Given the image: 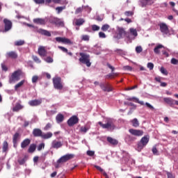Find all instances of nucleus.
<instances>
[{
	"mask_svg": "<svg viewBox=\"0 0 178 178\" xmlns=\"http://www.w3.org/2000/svg\"><path fill=\"white\" fill-rule=\"evenodd\" d=\"M42 100L41 99H33L29 102V105L30 106H38V105H41Z\"/></svg>",
	"mask_w": 178,
	"mask_h": 178,
	"instance_id": "17",
	"label": "nucleus"
},
{
	"mask_svg": "<svg viewBox=\"0 0 178 178\" xmlns=\"http://www.w3.org/2000/svg\"><path fill=\"white\" fill-rule=\"evenodd\" d=\"M95 168L101 172L103 174V176H105L106 178H108V174H106V172L104 171V169H102L99 165H95Z\"/></svg>",
	"mask_w": 178,
	"mask_h": 178,
	"instance_id": "30",
	"label": "nucleus"
},
{
	"mask_svg": "<svg viewBox=\"0 0 178 178\" xmlns=\"http://www.w3.org/2000/svg\"><path fill=\"white\" fill-rule=\"evenodd\" d=\"M99 37L100 38H106V35H105V33L104 32H99Z\"/></svg>",
	"mask_w": 178,
	"mask_h": 178,
	"instance_id": "57",
	"label": "nucleus"
},
{
	"mask_svg": "<svg viewBox=\"0 0 178 178\" xmlns=\"http://www.w3.org/2000/svg\"><path fill=\"white\" fill-rule=\"evenodd\" d=\"M160 72L162 73V74H165V76H168V70H166L165 67H161L160 69Z\"/></svg>",
	"mask_w": 178,
	"mask_h": 178,
	"instance_id": "43",
	"label": "nucleus"
},
{
	"mask_svg": "<svg viewBox=\"0 0 178 178\" xmlns=\"http://www.w3.org/2000/svg\"><path fill=\"white\" fill-rule=\"evenodd\" d=\"M145 105H146V106L147 107V108H149V109H151V111H154V109H155L154 108V106H152V105H151L149 103H148V102H146L145 103Z\"/></svg>",
	"mask_w": 178,
	"mask_h": 178,
	"instance_id": "51",
	"label": "nucleus"
},
{
	"mask_svg": "<svg viewBox=\"0 0 178 178\" xmlns=\"http://www.w3.org/2000/svg\"><path fill=\"white\" fill-rule=\"evenodd\" d=\"M81 12H83V7H79L75 10V15H79V13H81Z\"/></svg>",
	"mask_w": 178,
	"mask_h": 178,
	"instance_id": "49",
	"label": "nucleus"
},
{
	"mask_svg": "<svg viewBox=\"0 0 178 178\" xmlns=\"http://www.w3.org/2000/svg\"><path fill=\"white\" fill-rule=\"evenodd\" d=\"M35 3H44L45 2V0H33Z\"/></svg>",
	"mask_w": 178,
	"mask_h": 178,
	"instance_id": "61",
	"label": "nucleus"
},
{
	"mask_svg": "<svg viewBox=\"0 0 178 178\" xmlns=\"http://www.w3.org/2000/svg\"><path fill=\"white\" fill-rule=\"evenodd\" d=\"M53 134L51 132H47V134H45V138H51V137H52Z\"/></svg>",
	"mask_w": 178,
	"mask_h": 178,
	"instance_id": "58",
	"label": "nucleus"
},
{
	"mask_svg": "<svg viewBox=\"0 0 178 178\" xmlns=\"http://www.w3.org/2000/svg\"><path fill=\"white\" fill-rule=\"evenodd\" d=\"M74 158V154H65L61 156L58 161L57 163H65L67 162V161H70V159H73Z\"/></svg>",
	"mask_w": 178,
	"mask_h": 178,
	"instance_id": "8",
	"label": "nucleus"
},
{
	"mask_svg": "<svg viewBox=\"0 0 178 178\" xmlns=\"http://www.w3.org/2000/svg\"><path fill=\"white\" fill-rule=\"evenodd\" d=\"M64 119H65V117L63 116V114H58L56 117V120L57 123H62V122H63Z\"/></svg>",
	"mask_w": 178,
	"mask_h": 178,
	"instance_id": "29",
	"label": "nucleus"
},
{
	"mask_svg": "<svg viewBox=\"0 0 178 178\" xmlns=\"http://www.w3.org/2000/svg\"><path fill=\"white\" fill-rule=\"evenodd\" d=\"M163 101L165 102V104L170 105V106H173V105H175V100L170 97H165Z\"/></svg>",
	"mask_w": 178,
	"mask_h": 178,
	"instance_id": "21",
	"label": "nucleus"
},
{
	"mask_svg": "<svg viewBox=\"0 0 178 178\" xmlns=\"http://www.w3.org/2000/svg\"><path fill=\"white\" fill-rule=\"evenodd\" d=\"M161 48H163V45L159 44L158 46H156L154 49V54H160L161 51H159V49H161Z\"/></svg>",
	"mask_w": 178,
	"mask_h": 178,
	"instance_id": "35",
	"label": "nucleus"
},
{
	"mask_svg": "<svg viewBox=\"0 0 178 178\" xmlns=\"http://www.w3.org/2000/svg\"><path fill=\"white\" fill-rule=\"evenodd\" d=\"M123 37H127V38L130 40V33L126 32V31L122 27H118L115 38L120 40L121 38H123Z\"/></svg>",
	"mask_w": 178,
	"mask_h": 178,
	"instance_id": "3",
	"label": "nucleus"
},
{
	"mask_svg": "<svg viewBox=\"0 0 178 178\" xmlns=\"http://www.w3.org/2000/svg\"><path fill=\"white\" fill-rule=\"evenodd\" d=\"M84 19H76L75 21L76 26H83L84 24Z\"/></svg>",
	"mask_w": 178,
	"mask_h": 178,
	"instance_id": "32",
	"label": "nucleus"
},
{
	"mask_svg": "<svg viewBox=\"0 0 178 178\" xmlns=\"http://www.w3.org/2000/svg\"><path fill=\"white\" fill-rule=\"evenodd\" d=\"M58 49H60L63 52H65V54L67 53L68 50L65 47H62V46H58Z\"/></svg>",
	"mask_w": 178,
	"mask_h": 178,
	"instance_id": "48",
	"label": "nucleus"
},
{
	"mask_svg": "<svg viewBox=\"0 0 178 178\" xmlns=\"http://www.w3.org/2000/svg\"><path fill=\"white\" fill-rule=\"evenodd\" d=\"M35 31L39 33L40 34H42V35H45V30L38 29V28H35Z\"/></svg>",
	"mask_w": 178,
	"mask_h": 178,
	"instance_id": "40",
	"label": "nucleus"
},
{
	"mask_svg": "<svg viewBox=\"0 0 178 178\" xmlns=\"http://www.w3.org/2000/svg\"><path fill=\"white\" fill-rule=\"evenodd\" d=\"M4 23V31L6 33L7 31H9L12 29V21L5 18L3 19Z\"/></svg>",
	"mask_w": 178,
	"mask_h": 178,
	"instance_id": "14",
	"label": "nucleus"
},
{
	"mask_svg": "<svg viewBox=\"0 0 178 178\" xmlns=\"http://www.w3.org/2000/svg\"><path fill=\"white\" fill-rule=\"evenodd\" d=\"M24 108V106L21 105L20 103H16L15 106L13 108V112H19V111H22Z\"/></svg>",
	"mask_w": 178,
	"mask_h": 178,
	"instance_id": "19",
	"label": "nucleus"
},
{
	"mask_svg": "<svg viewBox=\"0 0 178 178\" xmlns=\"http://www.w3.org/2000/svg\"><path fill=\"white\" fill-rule=\"evenodd\" d=\"M108 143H111V145H118L119 144V141L118 140L113 138L112 137H107Z\"/></svg>",
	"mask_w": 178,
	"mask_h": 178,
	"instance_id": "23",
	"label": "nucleus"
},
{
	"mask_svg": "<svg viewBox=\"0 0 178 178\" xmlns=\"http://www.w3.org/2000/svg\"><path fill=\"white\" fill-rule=\"evenodd\" d=\"M129 131L130 134H132V136H135L136 137H141V136L144 134V131L143 130L130 129H129Z\"/></svg>",
	"mask_w": 178,
	"mask_h": 178,
	"instance_id": "11",
	"label": "nucleus"
},
{
	"mask_svg": "<svg viewBox=\"0 0 178 178\" xmlns=\"http://www.w3.org/2000/svg\"><path fill=\"white\" fill-rule=\"evenodd\" d=\"M79 56H81V58L79 59V62L83 65H86L88 67H90V66H91V62L90 61V54L81 52L79 53Z\"/></svg>",
	"mask_w": 178,
	"mask_h": 178,
	"instance_id": "2",
	"label": "nucleus"
},
{
	"mask_svg": "<svg viewBox=\"0 0 178 178\" xmlns=\"http://www.w3.org/2000/svg\"><path fill=\"white\" fill-rule=\"evenodd\" d=\"M6 58H10V59H17L18 55L16 51H8L6 54Z\"/></svg>",
	"mask_w": 178,
	"mask_h": 178,
	"instance_id": "16",
	"label": "nucleus"
},
{
	"mask_svg": "<svg viewBox=\"0 0 178 178\" xmlns=\"http://www.w3.org/2000/svg\"><path fill=\"white\" fill-rule=\"evenodd\" d=\"M30 143H31V140L29 138L24 139L22 143H21V148H26V147H29L30 145Z\"/></svg>",
	"mask_w": 178,
	"mask_h": 178,
	"instance_id": "20",
	"label": "nucleus"
},
{
	"mask_svg": "<svg viewBox=\"0 0 178 178\" xmlns=\"http://www.w3.org/2000/svg\"><path fill=\"white\" fill-rule=\"evenodd\" d=\"M109 25L108 24H104L102 26V31H108L109 30Z\"/></svg>",
	"mask_w": 178,
	"mask_h": 178,
	"instance_id": "44",
	"label": "nucleus"
},
{
	"mask_svg": "<svg viewBox=\"0 0 178 178\" xmlns=\"http://www.w3.org/2000/svg\"><path fill=\"white\" fill-rule=\"evenodd\" d=\"M171 63L172 65H178V60L173 58L171 59Z\"/></svg>",
	"mask_w": 178,
	"mask_h": 178,
	"instance_id": "52",
	"label": "nucleus"
},
{
	"mask_svg": "<svg viewBox=\"0 0 178 178\" xmlns=\"http://www.w3.org/2000/svg\"><path fill=\"white\" fill-rule=\"evenodd\" d=\"M38 81V76H33L32 77V83H37Z\"/></svg>",
	"mask_w": 178,
	"mask_h": 178,
	"instance_id": "60",
	"label": "nucleus"
},
{
	"mask_svg": "<svg viewBox=\"0 0 178 178\" xmlns=\"http://www.w3.org/2000/svg\"><path fill=\"white\" fill-rule=\"evenodd\" d=\"M125 16H133V15H134V13H133L132 11H126L124 13Z\"/></svg>",
	"mask_w": 178,
	"mask_h": 178,
	"instance_id": "55",
	"label": "nucleus"
},
{
	"mask_svg": "<svg viewBox=\"0 0 178 178\" xmlns=\"http://www.w3.org/2000/svg\"><path fill=\"white\" fill-rule=\"evenodd\" d=\"M1 69L4 72H8V67L5 65V63H1Z\"/></svg>",
	"mask_w": 178,
	"mask_h": 178,
	"instance_id": "56",
	"label": "nucleus"
},
{
	"mask_svg": "<svg viewBox=\"0 0 178 178\" xmlns=\"http://www.w3.org/2000/svg\"><path fill=\"white\" fill-rule=\"evenodd\" d=\"M44 147H45V144H44V143L40 144L38 147V151H41V149H42V148H44Z\"/></svg>",
	"mask_w": 178,
	"mask_h": 178,
	"instance_id": "59",
	"label": "nucleus"
},
{
	"mask_svg": "<svg viewBox=\"0 0 178 178\" xmlns=\"http://www.w3.org/2000/svg\"><path fill=\"white\" fill-rule=\"evenodd\" d=\"M47 22H49V23H51V24H59L60 26L63 24V22L60 21V19L54 17H50L47 19Z\"/></svg>",
	"mask_w": 178,
	"mask_h": 178,
	"instance_id": "13",
	"label": "nucleus"
},
{
	"mask_svg": "<svg viewBox=\"0 0 178 178\" xmlns=\"http://www.w3.org/2000/svg\"><path fill=\"white\" fill-rule=\"evenodd\" d=\"M105 77H106V79H113V73L108 74L106 75Z\"/></svg>",
	"mask_w": 178,
	"mask_h": 178,
	"instance_id": "64",
	"label": "nucleus"
},
{
	"mask_svg": "<svg viewBox=\"0 0 178 178\" xmlns=\"http://www.w3.org/2000/svg\"><path fill=\"white\" fill-rule=\"evenodd\" d=\"M136 54H141L143 52V47L141 46H137L136 47Z\"/></svg>",
	"mask_w": 178,
	"mask_h": 178,
	"instance_id": "42",
	"label": "nucleus"
},
{
	"mask_svg": "<svg viewBox=\"0 0 178 178\" xmlns=\"http://www.w3.org/2000/svg\"><path fill=\"white\" fill-rule=\"evenodd\" d=\"M33 23H35V24H45V19L42 18L33 19Z\"/></svg>",
	"mask_w": 178,
	"mask_h": 178,
	"instance_id": "26",
	"label": "nucleus"
},
{
	"mask_svg": "<svg viewBox=\"0 0 178 178\" xmlns=\"http://www.w3.org/2000/svg\"><path fill=\"white\" fill-rule=\"evenodd\" d=\"M83 41H90V36L88 35H82Z\"/></svg>",
	"mask_w": 178,
	"mask_h": 178,
	"instance_id": "47",
	"label": "nucleus"
},
{
	"mask_svg": "<svg viewBox=\"0 0 178 178\" xmlns=\"http://www.w3.org/2000/svg\"><path fill=\"white\" fill-rule=\"evenodd\" d=\"M38 51L40 56H45V47H39Z\"/></svg>",
	"mask_w": 178,
	"mask_h": 178,
	"instance_id": "27",
	"label": "nucleus"
},
{
	"mask_svg": "<svg viewBox=\"0 0 178 178\" xmlns=\"http://www.w3.org/2000/svg\"><path fill=\"white\" fill-rule=\"evenodd\" d=\"M62 145H63V143H62V142H58L56 140L53 141L51 143L52 148H56V149H58V148H60Z\"/></svg>",
	"mask_w": 178,
	"mask_h": 178,
	"instance_id": "22",
	"label": "nucleus"
},
{
	"mask_svg": "<svg viewBox=\"0 0 178 178\" xmlns=\"http://www.w3.org/2000/svg\"><path fill=\"white\" fill-rule=\"evenodd\" d=\"M138 87V86L135 85L134 86L127 88V90L130 91L131 90H134L135 88H137Z\"/></svg>",
	"mask_w": 178,
	"mask_h": 178,
	"instance_id": "62",
	"label": "nucleus"
},
{
	"mask_svg": "<svg viewBox=\"0 0 178 178\" xmlns=\"http://www.w3.org/2000/svg\"><path fill=\"white\" fill-rule=\"evenodd\" d=\"M92 30L93 31H98V30H99V26H98L97 25H92Z\"/></svg>",
	"mask_w": 178,
	"mask_h": 178,
	"instance_id": "53",
	"label": "nucleus"
},
{
	"mask_svg": "<svg viewBox=\"0 0 178 178\" xmlns=\"http://www.w3.org/2000/svg\"><path fill=\"white\" fill-rule=\"evenodd\" d=\"M142 6H147V5H152L154 3V0H142Z\"/></svg>",
	"mask_w": 178,
	"mask_h": 178,
	"instance_id": "28",
	"label": "nucleus"
},
{
	"mask_svg": "<svg viewBox=\"0 0 178 178\" xmlns=\"http://www.w3.org/2000/svg\"><path fill=\"white\" fill-rule=\"evenodd\" d=\"M26 157L23 158V159H18V163L19 165H24V163H26Z\"/></svg>",
	"mask_w": 178,
	"mask_h": 178,
	"instance_id": "41",
	"label": "nucleus"
},
{
	"mask_svg": "<svg viewBox=\"0 0 178 178\" xmlns=\"http://www.w3.org/2000/svg\"><path fill=\"white\" fill-rule=\"evenodd\" d=\"M22 137L20 134L19 132H16L13 136V144L14 148H17V141H19V139Z\"/></svg>",
	"mask_w": 178,
	"mask_h": 178,
	"instance_id": "15",
	"label": "nucleus"
},
{
	"mask_svg": "<svg viewBox=\"0 0 178 178\" xmlns=\"http://www.w3.org/2000/svg\"><path fill=\"white\" fill-rule=\"evenodd\" d=\"M22 74V72L20 70L15 71L11 77L9 79V82L10 83H15V81H19L20 80V75Z\"/></svg>",
	"mask_w": 178,
	"mask_h": 178,
	"instance_id": "6",
	"label": "nucleus"
},
{
	"mask_svg": "<svg viewBox=\"0 0 178 178\" xmlns=\"http://www.w3.org/2000/svg\"><path fill=\"white\" fill-rule=\"evenodd\" d=\"M127 99V101H134V102H136V104L144 105V102H140L137 97H129Z\"/></svg>",
	"mask_w": 178,
	"mask_h": 178,
	"instance_id": "25",
	"label": "nucleus"
},
{
	"mask_svg": "<svg viewBox=\"0 0 178 178\" xmlns=\"http://www.w3.org/2000/svg\"><path fill=\"white\" fill-rule=\"evenodd\" d=\"M160 27V31L163 34H169V27H168V25L165 23H161L159 24Z\"/></svg>",
	"mask_w": 178,
	"mask_h": 178,
	"instance_id": "12",
	"label": "nucleus"
},
{
	"mask_svg": "<svg viewBox=\"0 0 178 178\" xmlns=\"http://www.w3.org/2000/svg\"><path fill=\"white\" fill-rule=\"evenodd\" d=\"M100 88L104 91V92H111L113 91V88L111 86V84L108 83H101L99 84Z\"/></svg>",
	"mask_w": 178,
	"mask_h": 178,
	"instance_id": "7",
	"label": "nucleus"
},
{
	"mask_svg": "<svg viewBox=\"0 0 178 178\" xmlns=\"http://www.w3.org/2000/svg\"><path fill=\"white\" fill-rule=\"evenodd\" d=\"M129 32L131 35H134V37H137V35H138V33H137V29H135L134 28H131L129 29Z\"/></svg>",
	"mask_w": 178,
	"mask_h": 178,
	"instance_id": "34",
	"label": "nucleus"
},
{
	"mask_svg": "<svg viewBox=\"0 0 178 178\" xmlns=\"http://www.w3.org/2000/svg\"><path fill=\"white\" fill-rule=\"evenodd\" d=\"M33 59L35 62H36V63H40L41 62V60H40V58H38L37 56H33Z\"/></svg>",
	"mask_w": 178,
	"mask_h": 178,
	"instance_id": "54",
	"label": "nucleus"
},
{
	"mask_svg": "<svg viewBox=\"0 0 178 178\" xmlns=\"http://www.w3.org/2000/svg\"><path fill=\"white\" fill-rule=\"evenodd\" d=\"M23 84H24V80H22L20 82H19L17 84H16L15 86V91H17V88H20V87H22V86H23Z\"/></svg>",
	"mask_w": 178,
	"mask_h": 178,
	"instance_id": "38",
	"label": "nucleus"
},
{
	"mask_svg": "<svg viewBox=\"0 0 178 178\" xmlns=\"http://www.w3.org/2000/svg\"><path fill=\"white\" fill-rule=\"evenodd\" d=\"M53 84L56 90H63V84L62 83V79L59 76H55L53 78Z\"/></svg>",
	"mask_w": 178,
	"mask_h": 178,
	"instance_id": "4",
	"label": "nucleus"
},
{
	"mask_svg": "<svg viewBox=\"0 0 178 178\" xmlns=\"http://www.w3.org/2000/svg\"><path fill=\"white\" fill-rule=\"evenodd\" d=\"M35 148H37V146L35 145V144H31L29 146V148L28 149V152H29V154H33V152L35 151Z\"/></svg>",
	"mask_w": 178,
	"mask_h": 178,
	"instance_id": "31",
	"label": "nucleus"
},
{
	"mask_svg": "<svg viewBox=\"0 0 178 178\" xmlns=\"http://www.w3.org/2000/svg\"><path fill=\"white\" fill-rule=\"evenodd\" d=\"M147 67H148V69H149V70H154V63H148Z\"/></svg>",
	"mask_w": 178,
	"mask_h": 178,
	"instance_id": "50",
	"label": "nucleus"
},
{
	"mask_svg": "<svg viewBox=\"0 0 178 178\" xmlns=\"http://www.w3.org/2000/svg\"><path fill=\"white\" fill-rule=\"evenodd\" d=\"M46 62L47 63H52L54 62V58H52L51 56H48L46 58Z\"/></svg>",
	"mask_w": 178,
	"mask_h": 178,
	"instance_id": "45",
	"label": "nucleus"
},
{
	"mask_svg": "<svg viewBox=\"0 0 178 178\" xmlns=\"http://www.w3.org/2000/svg\"><path fill=\"white\" fill-rule=\"evenodd\" d=\"M57 42H62V44H67L68 45H72L73 42L70 39L67 38L57 37L56 38Z\"/></svg>",
	"mask_w": 178,
	"mask_h": 178,
	"instance_id": "9",
	"label": "nucleus"
},
{
	"mask_svg": "<svg viewBox=\"0 0 178 178\" xmlns=\"http://www.w3.org/2000/svg\"><path fill=\"white\" fill-rule=\"evenodd\" d=\"M89 129H90V128H88L87 127H82L80 129V131H81V133H87V131H88Z\"/></svg>",
	"mask_w": 178,
	"mask_h": 178,
	"instance_id": "39",
	"label": "nucleus"
},
{
	"mask_svg": "<svg viewBox=\"0 0 178 178\" xmlns=\"http://www.w3.org/2000/svg\"><path fill=\"white\" fill-rule=\"evenodd\" d=\"M66 9V6H59L56 8V10L57 11V13L59 15V13H61L63 10Z\"/></svg>",
	"mask_w": 178,
	"mask_h": 178,
	"instance_id": "37",
	"label": "nucleus"
},
{
	"mask_svg": "<svg viewBox=\"0 0 178 178\" xmlns=\"http://www.w3.org/2000/svg\"><path fill=\"white\" fill-rule=\"evenodd\" d=\"M79 123V118L76 115L72 116L68 120H67V124L70 126V127H72V126H74V124H77Z\"/></svg>",
	"mask_w": 178,
	"mask_h": 178,
	"instance_id": "10",
	"label": "nucleus"
},
{
	"mask_svg": "<svg viewBox=\"0 0 178 178\" xmlns=\"http://www.w3.org/2000/svg\"><path fill=\"white\" fill-rule=\"evenodd\" d=\"M131 122L134 127H138V126H140V122H138V120H137V118H134L131 121Z\"/></svg>",
	"mask_w": 178,
	"mask_h": 178,
	"instance_id": "33",
	"label": "nucleus"
},
{
	"mask_svg": "<svg viewBox=\"0 0 178 178\" xmlns=\"http://www.w3.org/2000/svg\"><path fill=\"white\" fill-rule=\"evenodd\" d=\"M33 137H42V131L40 129H34L33 131Z\"/></svg>",
	"mask_w": 178,
	"mask_h": 178,
	"instance_id": "18",
	"label": "nucleus"
},
{
	"mask_svg": "<svg viewBox=\"0 0 178 178\" xmlns=\"http://www.w3.org/2000/svg\"><path fill=\"white\" fill-rule=\"evenodd\" d=\"M168 178H175V176L171 172H167Z\"/></svg>",
	"mask_w": 178,
	"mask_h": 178,
	"instance_id": "63",
	"label": "nucleus"
},
{
	"mask_svg": "<svg viewBox=\"0 0 178 178\" xmlns=\"http://www.w3.org/2000/svg\"><path fill=\"white\" fill-rule=\"evenodd\" d=\"M24 40H18L15 42L14 45H15V47H20L22 45H24Z\"/></svg>",
	"mask_w": 178,
	"mask_h": 178,
	"instance_id": "36",
	"label": "nucleus"
},
{
	"mask_svg": "<svg viewBox=\"0 0 178 178\" xmlns=\"http://www.w3.org/2000/svg\"><path fill=\"white\" fill-rule=\"evenodd\" d=\"M148 143H149V136H143L140 139V140L138 143L136 151H138V152H141L144 147H146Z\"/></svg>",
	"mask_w": 178,
	"mask_h": 178,
	"instance_id": "1",
	"label": "nucleus"
},
{
	"mask_svg": "<svg viewBox=\"0 0 178 178\" xmlns=\"http://www.w3.org/2000/svg\"><path fill=\"white\" fill-rule=\"evenodd\" d=\"M2 151L3 152H8L9 151V143L6 140L3 143Z\"/></svg>",
	"mask_w": 178,
	"mask_h": 178,
	"instance_id": "24",
	"label": "nucleus"
},
{
	"mask_svg": "<svg viewBox=\"0 0 178 178\" xmlns=\"http://www.w3.org/2000/svg\"><path fill=\"white\" fill-rule=\"evenodd\" d=\"M98 124H99L102 129H107V130H109L110 131L115 130V124L113 123V121L111 120H108L106 124H103L102 122H99Z\"/></svg>",
	"mask_w": 178,
	"mask_h": 178,
	"instance_id": "5",
	"label": "nucleus"
},
{
	"mask_svg": "<svg viewBox=\"0 0 178 178\" xmlns=\"http://www.w3.org/2000/svg\"><path fill=\"white\" fill-rule=\"evenodd\" d=\"M87 155H88V156H94V155H95V152L88 150V151H87Z\"/></svg>",
	"mask_w": 178,
	"mask_h": 178,
	"instance_id": "46",
	"label": "nucleus"
}]
</instances>
